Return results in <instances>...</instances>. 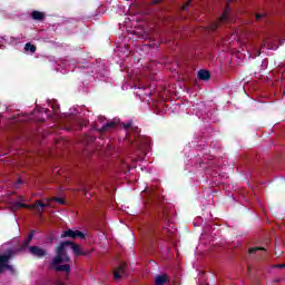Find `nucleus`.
Wrapping results in <instances>:
<instances>
[{"label":"nucleus","mask_w":285,"mask_h":285,"mask_svg":"<svg viewBox=\"0 0 285 285\" xmlns=\"http://www.w3.org/2000/svg\"><path fill=\"white\" fill-rule=\"evenodd\" d=\"M198 79H200V81H208V79H210V71L200 69L198 71Z\"/></svg>","instance_id":"obj_11"},{"label":"nucleus","mask_w":285,"mask_h":285,"mask_svg":"<svg viewBox=\"0 0 285 285\" xmlns=\"http://www.w3.org/2000/svg\"><path fill=\"white\" fill-rule=\"evenodd\" d=\"M122 127L125 128V130H128V128H131V127H132V121L129 120L128 122L122 124Z\"/></svg>","instance_id":"obj_21"},{"label":"nucleus","mask_w":285,"mask_h":285,"mask_svg":"<svg viewBox=\"0 0 285 285\" xmlns=\"http://www.w3.org/2000/svg\"><path fill=\"white\" fill-rule=\"evenodd\" d=\"M22 250H26V248H30V240L24 239L21 245Z\"/></svg>","instance_id":"obj_17"},{"label":"nucleus","mask_w":285,"mask_h":285,"mask_svg":"<svg viewBox=\"0 0 285 285\" xmlns=\"http://www.w3.org/2000/svg\"><path fill=\"white\" fill-rule=\"evenodd\" d=\"M4 271H10L11 273H14V267L8 264V262H4Z\"/></svg>","instance_id":"obj_19"},{"label":"nucleus","mask_w":285,"mask_h":285,"mask_svg":"<svg viewBox=\"0 0 285 285\" xmlns=\"http://www.w3.org/2000/svg\"><path fill=\"white\" fill-rule=\"evenodd\" d=\"M156 285H166L168 284V274H160L156 276L155 279Z\"/></svg>","instance_id":"obj_10"},{"label":"nucleus","mask_w":285,"mask_h":285,"mask_svg":"<svg viewBox=\"0 0 285 285\" xmlns=\"http://www.w3.org/2000/svg\"><path fill=\"white\" fill-rule=\"evenodd\" d=\"M190 6V0H188L184 6L183 10H188V7Z\"/></svg>","instance_id":"obj_24"},{"label":"nucleus","mask_w":285,"mask_h":285,"mask_svg":"<svg viewBox=\"0 0 285 285\" xmlns=\"http://www.w3.org/2000/svg\"><path fill=\"white\" fill-rule=\"evenodd\" d=\"M275 268H285V263L275 265Z\"/></svg>","instance_id":"obj_26"},{"label":"nucleus","mask_w":285,"mask_h":285,"mask_svg":"<svg viewBox=\"0 0 285 285\" xmlns=\"http://www.w3.org/2000/svg\"><path fill=\"white\" fill-rule=\"evenodd\" d=\"M217 28H219V23H214V24L212 26V30H217Z\"/></svg>","instance_id":"obj_25"},{"label":"nucleus","mask_w":285,"mask_h":285,"mask_svg":"<svg viewBox=\"0 0 285 285\" xmlns=\"http://www.w3.org/2000/svg\"><path fill=\"white\" fill-rule=\"evenodd\" d=\"M61 239H66V237H69L70 239H85L86 234L79 229L72 230V229H67L61 234Z\"/></svg>","instance_id":"obj_3"},{"label":"nucleus","mask_w":285,"mask_h":285,"mask_svg":"<svg viewBox=\"0 0 285 285\" xmlns=\"http://www.w3.org/2000/svg\"><path fill=\"white\" fill-rule=\"evenodd\" d=\"M275 282H276L277 284H279V283L282 282V279L277 278Z\"/></svg>","instance_id":"obj_28"},{"label":"nucleus","mask_w":285,"mask_h":285,"mask_svg":"<svg viewBox=\"0 0 285 285\" xmlns=\"http://www.w3.org/2000/svg\"><path fill=\"white\" fill-rule=\"evenodd\" d=\"M114 128H117L116 121H109L99 129V132H107V130H112Z\"/></svg>","instance_id":"obj_12"},{"label":"nucleus","mask_w":285,"mask_h":285,"mask_svg":"<svg viewBox=\"0 0 285 285\" xmlns=\"http://www.w3.org/2000/svg\"><path fill=\"white\" fill-rule=\"evenodd\" d=\"M83 193H85V197H86V195H88V188H85Z\"/></svg>","instance_id":"obj_27"},{"label":"nucleus","mask_w":285,"mask_h":285,"mask_svg":"<svg viewBox=\"0 0 285 285\" xmlns=\"http://www.w3.org/2000/svg\"><path fill=\"white\" fill-rule=\"evenodd\" d=\"M53 202H57L60 206H63V204H66V200L61 197H55Z\"/></svg>","instance_id":"obj_20"},{"label":"nucleus","mask_w":285,"mask_h":285,"mask_svg":"<svg viewBox=\"0 0 285 285\" xmlns=\"http://www.w3.org/2000/svg\"><path fill=\"white\" fill-rule=\"evenodd\" d=\"M66 246H70V240L60 243L56 252V257H53L51 264H66L70 262V256H68V252H66Z\"/></svg>","instance_id":"obj_1"},{"label":"nucleus","mask_w":285,"mask_h":285,"mask_svg":"<svg viewBox=\"0 0 285 285\" xmlns=\"http://www.w3.org/2000/svg\"><path fill=\"white\" fill-rule=\"evenodd\" d=\"M37 233V230L31 229L27 236L28 242H32L35 234Z\"/></svg>","instance_id":"obj_16"},{"label":"nucleus","mask_w":285,"mask_h":285,"mask_svg":"<svg viewBox=\"0 0 285 285\" xmlns=\"http://www.w3.org/2000/svg\"><path fill=\"white\" fill-rule=\"evenodd\" d=\"M220 21L222 22L228 21V10L223 11V14L220 16Z\"/></svg>","instance_id":"obj_15"},{"label":"nucleus","mask_w":285,"mask_h":285,"mask_svg":"<svg viewBox=\"0 0 285 285\" xmlns=\"http://www.w3.org/2000/svg\"><path fill=\"white\" fill-rule=\"evenodd\" d=\"M48 206V204L46 203H41V200H36L35 204L30 205V208L35 209L38 208V213L39 215H43V208H46Z\"/></svg>","instance_id":"obj_8"},{"label":"nucleus","mask_w":285,"mask_h":285,"mask_svg":"<svg viewBox=\"0 0 285 285\" xmlns=\"http://www.w3.org/2000/svg\"><path fill=\"white\" fill-rule=\"evenodd\" d=\"M10 259H12V252H10L9 254L0 255V275L1 273H3V271H6V262H10Z\"/></svg>","instance_id":"obj_7"},{"label":"nucleus","mask_w":285,"mask_h":285,"mask_svg":"<svg viewBox=\"0 0 285 285\" xmlns=\"http://www.w3.org/2000/svg\"><path fill=\"white\" fill-rule=\"evenodd\" d=\"M13 210H19V208H30V205H27L24 203L16 202L12 204Z\"/></svg>","instance_id":"obj_13"},{"label":"nucleus","mask_w":285,"mask_h":285,"mask_svg":"<svg viewBox=\"0 0 285 285\" xmlns=\"http://www.w3.org/2000/svg\"><path fill=\"white\" fill-rule=\"evenodd\" d=\"M69 246L73 253V255H76V257H88V255H90L92 253V249H83L81 248V245L77 244V243H69Z\"/></svg>","instance_id":"obj_2"},{"label":"nucleus","mask_w":285,"mask_h":285,"mask_svg":"<svg viewBox=\"0 0 285 285\" xmlns=\"http://www.w3.org/2000/svg\"><path fill=\"white\" fill-rule=\"evenodd\" d=\"M50 268L56 273H66L67 275H70V265L68 264L59 265L50 263Z\"/></svg>","instance_id":"obj_5"},{"label":"nucleus","mask_w":285,"mask_h":285,"mask_svg":"<svg viewBox=\"0 0 285 285\" xmlns=\"http://www.w3.org/2000/svg\"><path fill=\"white\" fill-rule=\"evenodd\" d=\"M28 252L30 255H32V257H38L39 259L48 255V250L39 246H30L28 247Z\"/></svg>","instance_id":"obj_4"},{"label":"nucleus","mask_w":285,"mask_h":285,"mask_svg":"<svg viewBox=\"0 0 285 285\" xmlns=\"http://www.w3.org/2000/svg\"><path fill=\"white\" fill-rule=\"evenodd\" d=\"M126 268H128L126 263L120 264L114 272L115 279H121V275H126Z\"/></svg>","instance_id":"obj_6"},{"label":"nucleus","mask_w":285,"mask_h":285,"mask_svg":"<svg viewBox=\"0 0 285 285\" xmlns=\"http://www.w3.org/2000/svg\"><path fill=\"white\" fill-rule=\"evenodd\" d=\"M161 1H164V0H151L149 2V6H159V3H161Z\"/></svg>","instance_id":"obj_22"},{"label":"nucleus","mask_w":285,"mask_h":285,"mask_svg":"<svg viewBox=\"0 0 285 285\" xmlns=\"http://www.w3.org/2000/svg\"><path fill=\"white\" fill-rule=\"evenodd\" d=\"M24 50H26V52H37V46H35V45H32V43H30V42H27L26 45H24Z\"/></svg>","instance_id":"obj_14"},{"label":"nucleus","mask_w":285,"mask_h":285,"mask_svg":"<svg viewBox=\"0 0 285 285\" xmlns=\"http://www.w3.org/2000/svg\"><path fill=\"white\" fill-rule=\"evenodd\" d=\"M30 17L33 19V21H43V19H46V13L33 10L31 11Z\"/></svg>","instance_id":"obj_9"},{"label":"nucleus","mask_w":285,"mask_h":285,"mask_svg":"<svg viewBox=\"0 0 285 285\" xmlns=\"http://www.w3.org/2000/svg\"><path fill=\"white\" fill-rule=\"evenodd\" d=\"M265 17H266V14H264V13H257L256 21H262Z\"/></svg>","instance_id":"obj_23"},{"label":"nucleus","mask_w":285,"mask_h":285,"mask_svg":"<svg viewBox=\"0 0 285 285\" xmlns=\"http://www.w3.org/2000/svg\"><path fill=\"white\" fill-rule=\"evenodd\" d=\"M228 2L230 3V2H233V0H228Z\"/></svg>","instance_id":"obj_29"},{"label":"nucleus","mask_w":285,"mask_h":285,"mask_svg":"<svg viewBox=\"0 0 285 285\" xmlns=\"http://www.w3.org/2000/svg\"><path fill=\"white\" fill-rule=\"evenodd\" d=\"M257 250H266V248H264V247H252V248H249L250 255L257 253Z\"/></svg>","instance_id":"obj_18"}]
</instances>
